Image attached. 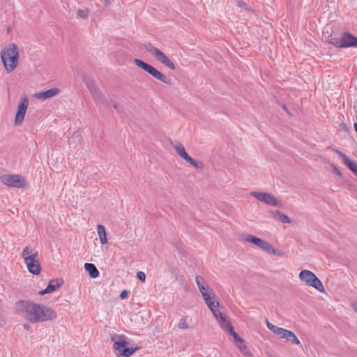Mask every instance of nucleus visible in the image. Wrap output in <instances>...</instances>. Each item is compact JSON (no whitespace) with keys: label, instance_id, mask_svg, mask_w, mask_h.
Wrapping results in <instances>:
<instances>
[{"label":"nucleus","instance_id":"obj_16","mask_svg":"<svg viewBox=\"0 0 357 357\" xmlns=\"http://www.w3.org/2000/svg\"><path fill=\"white\" fill-rule=\"evenodd\" d=\"M64 281L63 279L56 278L50 280L47 287L38 292V295L43 296L45 294H52L63 286Z\"/></svg>","mask_w":357,"mask_h":357},{"label":"nucleus","instance_id":"obj_4","mask_svg":"<svg viewBox=\"0 0 357 357\" xmlns=\"http://www.w3.org/2000/svg\"><path fill=\"white\" fill-rule=\"evenodd\" d=\"M21 256L28 271L33 275H38L41 272V267L38 250L28 245L23 249Z\"/></svg>","mask_w":357,"mask_h":357},{"label":"nucleus","instance_id":"obj_1","mask_svg":"<svg viewBox=\"0 0 357 357\" xmlns=\"http://www.w3.org/2000/svg\"><path fill=\"white\" fill-rule=\"evenodd\" d=\"M19 307L22 316L30 323L52 321L57 317L56 312L52 307L36 303L20 301Z\"/></svg>","mask_w":357,"mask_h":357},{"label":"nucleus","instance_id":"obj_15","mask_svg":"<svg viewBox=\"0 0 357 357\" xmlns=\"http://www.w3.org/2000/svg\"><path fill=\"white\" fill-rule=\"evenodd\" d=\"M61 92V90L58 88H52L45 91H39L34 93L32 97L40 101H45L47 99H50L53 97L56 96Z\"/></svg>","mask_w":357,"mask_h":357},{"label":"nucleus","instance_id":"obj_18","mask_svg":"<svg viewBox=\"0 0 357 357\" xmlns=\"http://www.w3.org/2000/svg\"><path fill=\"white\" fill-rule=\"evenodd\" d=\"M336 153L340 156L342 162L356 175L357 176V163L352 160L345 153L337 151Z\"/></svg>","mask_w":357,"mask_h":357},{"label":"nucleus","instance_id":"obj_22","mask_svg":"<svg viewBox=\"0 0 357 357\" xmlns=\"http://www.w3.org/2000/svg\"><path fill=\"white\" fill-rule=\"evenodd\" d=\"M215 319H216L217 322L219 324L220 327L225 328L226 331L232 326L231 323L229 321L228 317L224 313L218 316V317H215Z\"/></svg>","mask_w":357,"mask_h":357},{"label":"nucleus","instance_id":"obj_7","mask_svg":"<svg viewBox=\"0 0 357 357\" xmlns=\"http://www.w3.org/2000/svg\"><path fill=\"white\" fill-rule=\"evenodd\" d=\"M132 62L135 65V66L142 70L147 74L150 75L156 80L160 81V82L167 85L171 84L170 79L163 73L160 72L159 70H158L156 68L151 66V64L139 59H133Z\"/></svg>","mask_w":357,"mask_h":357},{"label":"nucleus","instance_id":"obj_8","mask_svg":"<svg viewBox=\"0 0 357 357\" xmlns=\"http://www.w3.org/2000/svg\"><path fill=\"white\" fill-rule=\"evenodd\" d=\"M267 328L280 340L284 339L287 342L296 345H299L301 342L296 335L291 331L277 326L271 323L268 319L266 321Z\"/></svg>","mask_w":357,"mask_h":357},{"label":"nucleus","instance_id":"obj_5","mask_svg":"<svg viewBox=\"0 0 357 357\" xmlns=\"http://www.w3.org/2000/svg\"><path fill=\"white\" fill-rule=\"evenodd\" d=\"M300 282L321 294H326L325 287L317 275L309 269H302L298 275Z\"/></svg>","mask_w":357,"mask_h":357},{"label":"nucleus","instance_id":"obj_32","mask_svg":"<svg viewBox=\"0 0 357 357\" xmlns=\"http://www.w3.org/2000/svg\"><path fill=\"white\" fill-rule=\"evenodd\" d=\"M128 296V291L127 290H123L120 294V298L121 299H126Z\"/></svg>","mask_w":357,"mask_h":357},{"label":"nucleus","instance_id":"obj_3","mask_svg":"<svg viewBox=\"0 0 357 357\" xmlns=\"http://www.w3.org/2000/svg\"><path fill=\"white\" fill-rule=\"evenodd\" d=\"M243 239L244 242L252 244L257 248L259 249L268 255L278 257H284L286 255L285 252L275 248L268 241L259 238L255 235L247 234L243 236Z\"/></svg>","mask_w":357,"mask_h":357},{"label":"nucleus","instance_id":"obj_35","mask_svg":"<svg viewBox=\"0 0 357 357\" xmlns=\"http://www.w3.org/2000/svg\"><path fill=\"white\" fill-rule=\"evenodd\" d=\"M355 130L357 132V123L354 124Z\"/></svg>","mask_w":357,"mask_h":357},{"label":"nucleus","instance_id":"obj_30","mask_svg":"<svg viewBox=\"0 0 357 357\" xmlns=\"http://www.w3.org/2000/svg\"><path fill=\"white\" fill-rule=\"evenodd\" d=\"M331 170L335 173L338 177L342 176L341 170L333 163L330 164Z\"/></svg>","mask_w":357,"mask_h":357},{"label":"nucleus","instance_id":"obj_14","mask_svg":"<svg viewBox=\"0 0 357 357\" xmlns=\"http://www.w3.org/2000/svg\"><path fill=\"white\" fill-rule=\"evenodd\" d=\"M195 282L203 298L208 296V295L213 296L214 291L202 276L197 275L195 277Z\"/></svg>","mask_w":357,"mask_h":357},{"label":"nucleus","instance_id":"obj_20","mask_svg":"<svg viewBox=\"0 0 357 357\" xmlns=\"http://www.w3.org/2000/svg\"><path fill=\"white\" fill-rule=\"evenodd\" d=\"M195 324L192 322V317L184 315L182 316L178 321L177 327L181 330H187L193 328Z\"/></svg>","mask_w":357,"mask_h":357},{"label":"nucleus","instance_id":"obj_31","mask_svg":"<svg viewBox=\"0 0 357 357\" xmlns=\"http://www.w3.org/2000/svg\"><path fill=\"white\" fill-rule=\"evenodd\" d=\"M137 278L142 281V282H144L146 280V275L144 272L139 271L137 273Z\"/></svg>","mask_w":357,"mask_h":357},{"label":"nucleus","instance_id":"obj_26","mask_svg":"<svg viewBox=\"0 0 357 357\" xmlns=\"http://www.w3.org/2000/svg\"><path fill=\"white\" fill-rule=\"evenodd\" d=\"M204 300L209 310H213V307L219 306L220 302L218 300L215 293L213 294V296L208 295V296L204 298Z\"/></svg>","mask_w":357,"mask_h":357},{"label":"nucleus","instance_id":"obj_29","mask_svg":"<svg viewBox=\"0 0 357 357\" xmlns=\"http://www.w3.org/2000/svg\"><path fill=\"white\" fill-rule=\"evenodd\" d=\"M222 308H223V307L221 306L220 304L219 303V306L218 307H215L213 308V310H210V311L211 312V313L213 315V317L215 318V317H218V316H219L221 314H222V312L221 311Z\"/></svg>","mask_w":357,"mask_h":357},{"label":"nucleus","instance_id":"obj_17","mask_svg":"<svg viewBox=\"0 0 357 357\" xmlns=\"http://www.w3.org/2000/svg\"><path fill=\"white\" fill-rule=\"evenodd\" d=\"M85 85L95 100H103L104 95L95 82L91 79H86Z\"/></svg>","mask_w":357,"mask_h":357},{"label":"nucleus","instance_id":"obj_28","mask_svg":"<svg viewBox=\"0 0 357 357\" xmlns=\"http://www.w3.org/2000/svg\"><path fill=\"white\" fill-rule=\"evenodd\" d=\"M227 331L229 333V335L231 336H232V337L234 339V341L236 344H238V343H242L243 342V338L241 337L238 335V333L234 331L233 326H231V328H228V330H227Z\"/></svg>","mask_w":357,"mask_h":357},{"label":"nucleus","instance_id":"obj_12","mask_svg":"<svg viewBox=\"0 0 357 357\" xmlns=\"http://www.w3.org/2000/svg\"><path fill=\"white\" fill-rule=\"evenodd\" d=\"M174 149L176 153V154L183 160H184L186 162L190 164L193 167L197 169H202L203 165L202 162L195 160L192 158H191L187 153L185 146L183 144L179 142H176L173 145Z\"/></svg>","mask_w":357,"mask_h":357},{"label":"nucleus","instance_id":"obj_9","mask_svg":"<svg viewBox=\"0 0 357 357\" xmlns=\"http://www.w3.org/2000/svg\"><path fill=\"white\" fill-rule=\"evenodd\" d=\"M146 50L155 61L172 70H175L176 66L173 61L161 50L149 44L146 46Z\"/></svg>","mask_w":357,"mask_h":357},{"label":"nucleus","instance_id":"obj_19","mask_svg":"<svg viewBox=\"0 0 357 357\" xmlns=\"http://www.w3.org/2000/svg\"><path fill=\"white\" fill-rule=\"evenodd\" d=\"M351 46L357 47V38L349 33H345L342 38L341 43L336 45V47H346Z\"/></svg>","mask_w":357,"mask_h":357},{"label":"nucleus","instance_id":"obj_23","mask_svg":"<svg viewBox=\"0 0 357 357\" xmlns=\"http://www.w3.org/2000/svg\"><path fill=\"white\" fill-rule=\"evenodd\" d=\"M96 230H97V234L99 238V241L101 245L107 244V231L105 229V227L102 225H98L96 226Z\"/></svg>","mask_w":357,"mask_h":357},{"label":"nucleus","instance_id":"obj_11","mask_svg":"<svg viewBox=\"0 0 357 357\" xmlns=\"http://www.w3.org/2000/svg\"><path fill=\"white\" fill-rule=\"evenodd\" d=\"M0 179L3 185L10 188H25L28 185L26 178L20 174H4Z\"/></svg>","mask_w":357,"mask_h":357},{"label":"nucleus","instance_id":"obj_2","mask_svg":"<svg viewBox=\"0 0 357 357\" xmlns=\"http://www.w3.org/2000/svg\"><path fill=\"white\" fill-rule=\"evenodd\" d=\"M0 58L3 70L8 74L14 72L20 64V48L15 43H10L0 51Z\"/></svg>","mask_w":357,"mask_h":357},{"label":"nucleus","instance_id":"obj_13","mask_svg":"<svg viewBox=\"0 0 357 357\" xmlns=\"http://www.w3.org/2000/svg\"><path fill=\"white\" fill-rule=\"evenodd\" d=\"M250 195L271 206L281 207L282 206V201L271 193L252 191Z\"/></svg>","mask_w":357,"mask_h":357},{"label":"nucleus","instance_id":"obj_25","mask_svg":"<svg viewBox=\"0 0 357 357\" xmlns=\"http://www.w3.org/2000/svg\"><path fill=\"white\" fill-rule=\"evenodd\" d=\"M90 14L89 8L82 6L76 9V16L79 20H87Z\"/></svg>","mask_w":357,"mask_h":357},{"label":"nucleus","instance_id":"obj_27","mask_svg":"<svg viewBox=\"0 0 357 357\" xmlns=\"http://www.w3.org/2000/svg\"><path fill=\"white\" fill-rule=\"evenodd\" d=\"M236 345L243 356L245 357H253V354L247 347L244 339L243 340L242 343H238Z\"/></svg>","mask_w":357,"mask_h":357},{"label":"nucleus","instance_id":"obj_6","mask_svg":"<svg viewBox=\"0 0 357 357\" xmlns=\"http://www.w3.org/2000/svg\"><path fill=\"white\" fill-rule=\"evenodd\" d=\"M113 342V350L119 357H129L132 355L138 348L130 346L125 335H116L111 338Z\"/></svg>","mask_w":357,"mask_h":357},{"label":"nucleus","instance_id":"obj_21","mask_svg":"<svg viewBox=\"0 0 357 357\" xmlns=\"http://www.w3.org/2000/svg\"><path fill=\"white\" fill-rule=\"evenodd\" d=\"M271 213L273 218L280 220L282 223L291 224L292 222V220L280 211H272Z\"/></svg>","mask_w":357,"mask_h":357},{"label":"nucleus","instance_id":"obj_10","mask_svg":"<svg viewBox=\"0 0 357 357\" xmlns=\"http://www.w3.org/2000/svg\"><path fill=\"white\" fill-rule=\"evenodd\" d=\"M29 105V100L27 96H22L18 100L17 107L15 112V117L13 120V124L16 127H20L22 126Z\"/></svg>","mask_w":357,"mask_h":357},{"label":"nucleus","instance_id":"obj_24","mask_svg":"<svg viewBox=\"0 0 357 357\" xmlns=\"http://www.w3.org/2000/svg\"><path fill=\"white\" fill-rule=\"evenodd\" d=\"M84 268L91 278H97L100 275L99 271L93 264L85 263Z\"/></svg>","mask_w":357,"mask_h":357},{"label":"nucleus","instance_id":"obj_34","mask_svg":"<svg viewBox=\"0 0 357 357\" xmlns=\"http://www.w3.org/2000/svg\"><path fill=\"white\" fill-rule=\"evenodd\" d=\"M102 2L105 6H109L112 3V0H102Z\"/></svg>","mask_w":357,"mask_h":357},{"label":"nucleus","instance_id":"obj_33","mask_svg":"<svg viewBox=\"0 0 357 357\" xmlns=\"http://www.w3.org/2000/svg\"><path fill=\"white\" fill-rule=\"evenodd\" d=\"M351 305L353 310L357 314V301L353 302Z\"/></svg>","mask_w":357,"mask_h":357}]
</instances>
